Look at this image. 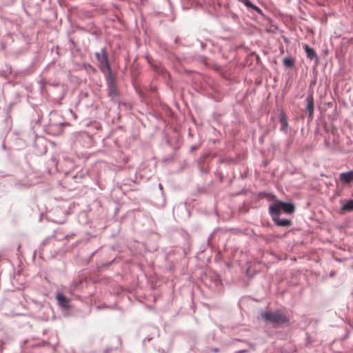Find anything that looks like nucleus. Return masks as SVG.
<instances>
[{"label":"nucleus","instance_id":"1","mask_svg":"<svg viewBox=\"0 0 353 353\" xmlns=\"http://www.w3.org/2000/svg\"><path fill=\"white\" fill-rule=\"evenodd\" d=\"M294 205L291 203H285L276 201L269 207V211L274 221H288V219H279L281 213L291 214L294 211Z\"/></svg>","mask_w":353,"mask_h":353},{"label":"nucleus","instance_id":"2","mask_svg":"<svg viewBox=\"0 0 353 353\" xmlns=\"http://www.w3.org/2000/svg\"><path fill=\"white\" fill-rule=\"evenodd\" d=\"M262 318L274 325H279L288 321V317L279 311L265 312L261 314Z\"/></svg>","mask_w":353,"mask_h":353},{"label":"nucleus","instance_id":"3","mask_svg":"<svg viewBox=\"0 0 353 353\" xmlns=\"http://www.w3.org/2000/svg\"><path fill=\"white\" fill-rule=\"evenodd\" d=\"M97 61L99 63V68L103 72L108 71L111 72L110 66L108 62V54L105 49L101 50V53L97 52L95 54Z\"/></svg>","mask_w":353,"mask_h":353},{"label":"nucleus","instance_id":"4","mask_svg":"<svg viewBox=\"0 0 353 353\" xmlns=\"http://www.w3.org/2000/svg\"><path fill=\"white\" fill-rule=\"evenodd\" d=\"M108 96L112 99L117 95L116 82L111 72L110 73V77L108 79Z\"/></svg>","mask_w":353,"mask_h":353},{"label":"nucleus","instance_id":"5","mask_svg":"<svg viewBox=\"0 0 353 353\" xmlns=\"http://www.w3.org/2000/svg\"><path fill=\"white\" fill-rule=\"evenodd\" d=\"M339 180L342 184L346 185L353 183V170L339 174Z\"/></svg>","mask_w":353,"mask_h":353},{"label":"nucleus","instance_id":"6","mask_svg":"<svg viewBox=\"0 0 353 353\" xmlns=\"http://www.w3.org/2000/svg\"><path fill=\"white\" fill-rule=\"evenodd\" d=\"M57 300L61 308L67 310L70 307L69 300L61 293L57 294Z\"/></svg>","mask_w":353,"mask_h":353},{"label":"nucleus","instance_id":"7","mask_svg":"<svg viewBox=\"0 0 353 353\" xmlns=\"http://www.w3.org/2000/svg\"><path fill=\"white\" fill-rule=\"evenodd\" d=\"M307 101V110L309 112V119L312 120L314 114V101L312 95H310L306 99Z\"/></svg>","mask_w":353,"mask_h":353},{"label":"nucleus","instance_id":"8","mask_svg":"<svg viewBox=\"0 0 353 353\" xmlns=\"http://www.w3.org/2000/svg\"><path fill=\"white\" fill-rule=\"evenodd\" d=\"M279 121L281 123V130L286 131L288 128L287 117L283 112H281L279 117Z\"/></svg>","mask_w":353,"mask_h":353},{"label":"nucleus","instance_id":"9","mask_svg":"<svg viewBox=\"0 0 353 353\" xmlns=\"http://www.w3.org/2000/svg\"><path fill=\"white\" fill-rule=\"evenodd\" d=\"M240 2L243 3L246 7L252 8L254 10H255L259 14H262V10L261 8L257 7L256 6H254L251 2H250L249 0H239Z\"/></svg>","mask_w":353,"mask_h":353},{"label":"nucleus","instance_id":"10","mask_svg":"<svg viewBox=\"0 0 353 353\" xmlns=\"http://www.w3.org/2000/svg\"><path fill=\"white\" fill-rule=\"evenodd\" d=\"M283 63L286 68H291L294 65L295 60L291 57H288L283 59Z\"/></svg>","mask_w":353,"mask_h":353},{"label":"nucleus","instance_id":"11","mask_svg":"<svg viewBox=\"0 0 353 353\" xmlns=\"http://www.w3.org/2000/svg\"><path fill=\"white\" fill-rule=\"evenodd\" d=\"M304 49L307 57L310 58V59H312L314 57H316V53L314 50L312 48H310L308 45L305 44L304 46Z\"/></svg>","mask_w":353,"mask_h":353},{"label":"nucleus","instance_id":"12","mask_svg":"<svg viewBox=\"0 0 353 353\" xmlns=\"http://www.w3.org/2000/svg\"><path fill=\"white\" fill-rule=\"evenodd\" d=\"M342 210L344 211H351L353 210V201L350 200L344 204L342 207Z\"/></svg>","mask_w":353,"mask_h":353},{"label":"nucleus","instance_id":"13","mask_svg":"<svg viewBox=\"0 0 353 353\" xmlns=\"http://www.w3.org/2000/svg\"><path fill=\"white\" fill-rule=\"evenodd\" d=\"M276 224L279 226H285L289 227L291 225L292 222H275Z\"/></svg>","mask_w":353,"mask_h":353},{"label":"nucleus","instance_id":"14","mask_svg":"<svg viewBox=\"0 0 353 353\" xmlns=\"http://www.w3.org/2000/svg\"><path fill=\"white\" fill-rule=\"evenodd\" d=\"M157 351L159 353H168L170 351V347H167L166 349H162V348L158 347Z\"/></svg>","mask_w":353,"mask_h":353},{"label":"nucleus","instance_id":"15","mask_svg":"<svg viewBox=\"0 0 353 353\" xmlns=\"http://www.w3.org/2000/svg\"><path fill=\"white\" fill-rule=\"evenodd\" d=\"M151 340V338H145L144 340H143V343H145V341H150Z\"/></svg>","mask_w":353,"mask_h":353},{"label":"nucleus","instance_id":"16","mask_svg":"<svg viewBox=\"0 0 353 353\" xmlns=\"http://www.w3.org/2000/svg\"><path fill=\"white\" fill-rule=\"evenodd\" d=\"M247 352V350H242L239 351L237 353H244V352Z\"/></svg>","mask_w":353,"mask_h":353},{"label":"nucleus","instance_id":"17","mask_svg":"<svg viewBox=\"0 0 353 353\" xmlns=\"http://www.w3.org/2000/svg\"><path fill=\"white\" fill-rule=\"evenodd\" d=\"M218 350H218L217 348H215V349H214L212 351H213V352H218Z\"/></svg>","mask_w":353,"mask_h":353}]
</instances>
